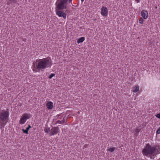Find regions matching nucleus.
<instances>
[{
  "label": "nucleus",
  "instance_id": "1",
  "mask_svg": "<svg viewBox=\"0 0 160 160\" xmlns=\"http://www.w3.org/2000/svg\"><path fill=\"white\" fill-rule=\"evenodd\" d=\"M52 65L50 58L37 59L33 62L32 68L33 72L36 73L43 71L46 68L51 67Z\"/></svg>",
  "mask_w": 160,
  "mask_h": 160
},
{
  "label": "nucleus",
  "instance_id": "7",
  "mask_svg": "<svg viewBox=\"0 0 160 160\" xmlns=\"http://www.w3.org/2000/svg\"><path fill=\"white\" fill-rule=\"evenodd\" d=\"M60 129L58 127H54L51 130V132L49 134L50 136H52L56 135L59 133Z\"/></svg>",
  "mask_w": 160,
  "mask_h": 160
},
{
  "label": "nucleus",
  "instance_id": "4",
  "mask_svg": "<svg viewBox=\"0 0 160 160\" xmlns=\"http://www.w3.org/2000/svg\"><path fill=\"white\" fill-rule=\"evenodd\" d=\"M9 115V112L8 109L3 110L0 112V122H2V124L3 125L8 122Z\"/></svg>",
  "mask_w": 160,
  "mask_h": 160
},
{
  "label": "nucleus",
  "instance_id": "19",
  "mask_svg": "<svg viewBox=\"0 0 160 160\" xmlns=\"http://www.w3.org/2000/svg\"><path fill=\"white\" fill-rule=\"evenodd\" d=\"M22 131L23 133H24L26 134H28V130H27V129L25 130L24 129H22Z\"/></svg>",
  "mask_w": 160,
  "mask_h": 160
},
{
  "label": "nucleus",
  "instance_id": "23",
  "mask_svg": "<svg viewBox=\"0 0 160 160\" xmlns=\"http://www.w3.org/2000/svg\"><path fill=\"white\" fill-rule=\"evenodd\" d=\"M88 146V145L87 144H85L83 146V148H87Z\"/></svg>",
  "mask_w": 160,
  "mask_h": 160
},
{
  "label": "nucleus",
  "instance_id": "10",
  "mask_svg": "<svg viewBox=\"0 0 160 160\" xmlns=\"http://www.w3.org/2000/svg\"><path fill=\"white\" fill-rule=\"evenodd\" d=\"M46 107L48 109H51L53 107V102L51 101L48 102L46 104Z\"/></svg>",
  "mask_w": 160,
  "mask_h": 160
},
{
  "label": "nucleus",
  "instance_id": "3",
  "mask_svg": "<svg viewBox=\"0 0 160 160\" xmlns=\"http://www.w3.org/2000/svg\"><path fill=\"white\" fill-rule=\"evenodd\" d=\"M72 0H68L69 3L72 5ZM68 0H57L56 2L55 10H62L66 9L67 8Z\"/></svg>",
  "mask_w": 160,
  "mask_h": 160
},
{
  "label": "nucleus",
  "instance_id": "11",
  "mask_svg": "<svg viewBox=\"0 0 160 160\" xmlns=\"http://www.w3.org/2000/svg\"><path fill=\"white\" fill-rule=\"evenodd\" d=\"M139 87L138 85H136L134 87L132 88V91L134 92H136L139 91Z\"/></svg>",
  "mask_w": 160,
  "mask_h": 160
},
{
  "label": "nucleus",
  "instance_id": "25",
  "mask_svg": "<svg viewBox=\"0 0 160 160\" xmlns=\"http://www.w3.org/2000/svg\"><path fill=\"white\" fill-rule=\"evenodd\" d=\"M137 3H139L140 2V0H135Z\"/></svg>",
  "mask_w": 160,
  "mask_h": 160
},
{
  "label": "nucleus",
  "instance_id": "2",
  "mask_svg": "<svg viewBox=\"0 0 160 160\" xmlns=\"http://www.w3.org/2000/svg\"><path fill=\"white\" fill-rule=\"evenodd\" d=\"M142 153L143 155L153 159L157 154L160 153V146L158 145L151 146L148 143L142 150Z\"/></svg>",
  "mask_w": 160,
  "mask_h": 160
},
{
  "label": "nucleus",
  "instance_id": "15",
  "mask_svg": "<svg viewBox=\"0 0 160 160\" xmlns=\"http://www.w3.org/2000/svg\"><path fill=\"white\" fill-rule=\"evenodd\" d=\"M116 148L115 147L110 148H109L107 149V151H110L111 152H113L115 149Z\"/></svg>",
  "mask_w": 160,
  "mask_h": 160
},
{
  "label": "nucleus",
  "instance_id": "6",
  "mask_svg": "<svg viewBox=\"0 0 160 160\" xmlns=\"http://www.w3.org/2000/svg\"><path fill=\"white\" fill-rule=\"evenodd\" d=\"M56 14L59 17H63L65 19L66 18L67 14L65 12H68V10H66L65 11V12H64L62 10H55Z\"/></svg>",
  "mask_w": 160,
  "mask_h": 160
},
{
  "label": "nucleus",
  "instance_id": "20",
  "mask_svg": "<svg viewBox=\"0 0 160 160\" xmlns=\"http://www.w3.org/2000/svg\"><path fill=\"white\" fill-rule=\"evenodd\" d=\"M55 74L54 73H52L51 74L50 76H49V78L50 79H51L52 78L53 76H55Z\"/></svg>",
  "mask_w": 160,
  "mask_h": 160
},
{
  "label": "nucleus",
  "instance_id": "16",
  "mask_svg": "<svg viewBox=\"0 0 160 160\" xmlns=\"http://www.w3.org/2000/svg\"><path fill=\"white\" fill-rule=\"evenodd\" d=\"M143 18L142 17L140 18L139 20V23L141 24H143Z\"/></svg>",
  "mask_w": 160,
  "mask_h": 160
},
{
  "label": "nucleus",
  "instance_id": "26",
  "mask_svg": "<svg viewBox=\"0 0 160 160\" xmlns=\"http://www.w3.org/2000/svg\"><path fill=\"white\" fill-rule=\"evenodd\" d=\"M84 0H81V1L82 2H83L84 1Z\"/></svg>",
  "mask_w": 160,
  "mask_h": 160
},
{
  "label": "nucleus",
  "instance_id": "22",
  "mask_svg": "<svg viewBox=\"0 0 160 160\" xmlns=\"http://www.w3.org/2000/svg\"><path fill=\"white\" fill-rule=\"evenodd\" d=\"M155 116L157 118L160 119V113L157 114V115H155Z\"/></svg>",
  "mask_w": 160,
  "mask_h": 160
},
{
  "label": "nucleus",
  "instance_id": "24",
  "mask_svg": "<svg viewBox=\"0 0 160 160\" xmlns=\"http://www.w3.org/2000/svg\"><path fill=\"white\" fill-rule=\"evenodd\" d=\"M31 128V127L30 126V125H28V127L26 129L29 130L30 128Z\"/></svg>",
  "mask_w": 160,
  "mask_h": 160
},
{
  "label": "nucleus",
  "instance_id": "9",
  "mask_svg": "<svg viewBox=\"0 0 160 160\" xmlns=\"http://www.w3.org/2000/svg\"><path fill=\"white\" fill-rule=\"evenodd\" d=\"M141 15L144 19H146L148 16V11L145 10H142L141 12Z\"/></svg>",
  "mask_w": 160,
  "mask_h": 160
},
{
  "label": "nucleus",
  "instance_id": "12",
  "mask_svg": "<svg viewBox=\"0 0 160 160\" xmlns=\"http://www.w3.org/2000/svg\"><path fill=\"white\" fill-rule=\"evenodd\" d=\"M85 40V38L84 37H82L78 38L77 40V43L79 44L80 43L82 42Z\"/></svg>",
  "mask_w": 160,
  "mask_h": 160
},
{
  "label": "nucleus",
  "instance_id": "13",
  "mask_svg": "<svg viewBox=\"0 0 160 160\" xmlns=\"http://www.w3.org/2000/svg\"><path fill=\"white\" fill-rule=\"evenodd\" d=\"M65 122V118H63L62 120L61 121H60L59 120H58L57 121V123H59V124H62L63 123H64Z\"/></svg>",
  "mask_w": 160,
  "mask_h": 160
},
{
  "label": "nucleus",
  "instance_id": "17",
  "mask_svg": "<svg viewBox=\"0 0 160 160\" xmlns=\"http://www.w3.org/2000/svg\"><path fill=\"white\" fill-rule=\"evenodd\" d=\"M50 128H46L44 129V132L45 133H48L50 132Z\"/></svg>",
  "mask_w": 160,
  "mask_h": 160
},
{
  "label": "nucleus",
  "instance_id": "18",
  "mask_svg": "<svg viewBox=\"0 0 160 160\" xmlns=\"http://www.w3.org/2000/svg\"><path fill=\"white\" fill-rule=\"evenodd\" d=\"M10 2H8V5H10V3L15 2L16 0H9Z\"/></svg>",
  "mask_w": 160,
  "mask_h": 160
},
{
  "label": "nucleus",
  "instance_id": "21",
  "mask_svg": "<svg viewBox=\"0 0 160 160\" xmlns=\"http://www.w3.org/2000/svg\"><path fill=\"white\" fill-rule=\"evenodd\" d=\"M156 134H160V127L158 128V130L157 131Z\"/></svg>",
  "mask_w": 160,
  "mask_h": 160
},
{
  "label": "nucleus",
  "instance_id": "5",
  "mask_svg": "<svg viewBox=\"0 0 160 160\" xmlns=\"http://www.w3.org/2000/svg\"><path fill=\"white\" fill-rule=\"evenodd\" d=\"M32 115L30 114L25 113L22 116L19 120V123L21 125L23 124L27 119L31 118Z\"/></svg>",
  "mask_w": 160,
  "mask_h": 160
},
{
  "label": "nucleus",
  "instance_id": "8",
  "mask_svg": "<svg viewBox=\"0 0 160 160\" xmlns=\"http://www.w3.org/2000/svg\"><path fill=\"white\" fill-rule=\"evenodd\" d=\"M108 11L107 8L105 7H102L101 8V14L103 17L107 16Z\"/></svg>",
  "mask_w": 160,
  "mask_h": 160
},
{
  "label": "nucleus",
  "instance_id": "14",
  "mask_svg": "<svg viewBox=\"0 0 160 160\" xmlns=\"http://www.w3.org/2000/svg\"><path fill=\"white\" fill-rule=\"evenodd\" d=\"M141 130V128L138 127L135 129L134 132L136 134H138Z\"/></svg>",
  "mask_w": 160,
  "mask_h": 160
}]
</instances>
